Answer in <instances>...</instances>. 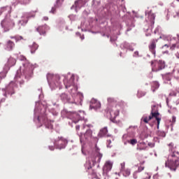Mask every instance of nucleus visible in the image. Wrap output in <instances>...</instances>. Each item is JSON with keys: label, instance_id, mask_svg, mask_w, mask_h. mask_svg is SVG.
<instances>
[{"label": "nucleus", "instance_id": "obj_1", "mask_svg": "<svg viewBox=\"0 0 179 179\" xmlns=\"http://www.w3.org/2000/svg\"><path fill=\"white\" fill-rule=\"evenodd\" d=\"M169 147L172 154L169 156L168 160L165 162V166L166 167H169L170 170L176 171L179 166V152L176 150V147H174L173 143H169Z\"/></svg>", "mask_w": 179, "mask_h": 179}, {"label": "nucleus", "instance_id": "obj_2", "mask_svg": "<svg viewBox=\"0 0 179 179\" xmlns=\"http://www.w3.org/2000/svg\"><path fill=\"white\" fill-rule=\"evenodd\" d=\"M19 59L25 62L20 68L21 74L24 76L25 79H30L33 76V64L29 62L26 57L23 55H20Z\"/></svg>", "mask_w": 179, "mask_h": 179}, {"label": "nucleus", "instance_id": "obj_3", "mask_svg": "<svg viewBox=\"0 0 179 179\" xmlns=\"http://www.w3.org/2000/svg\"><path fill=\"white\" fill-rule=\"evenodd\" d=\"M155 107L156 106H154L152 108L151 115L149 116V117H143L141 120L142 121H143V122H145V124H148L149 121H150L153 118H155L157 124V128H159V126L160 125V122L162 121V117H160V113L158 111H155Z\"/></svg>", "mask_w": 179, "mask_h": 179}, {"label": "nucleus", "instance_id": "obj_4", "mask_svg": "<svg viewBox=\"0 0 179 179\" xmlns=\"http://www.w3.org/2000/svg\"><path fill=\"white\" fill-rule=\"evenodd\" d=\"M78 97L80 99V101H76V99H71L68 94L63 93L60 95V99L63 103H70L71 104H80L82 103V100L83 99V95L78 94L77 95Z\"/></svg>", "mask_w": 179, "mask_h": 179}, {"label": "nucleus", "instance_id": "obj_5", "mask_svg": "<svg viewBox=\"0 0 179 179\" xmlns=\"http://www.w3.org/2000/svg\"><path fill=\"white\" fill-rule=\"evenodd\" d=\"M151 65L152 72H159V71H162V69L166 68V63L162 60H154L151 62Z\"/></svg>", "mask_w": 179, "mask_h": 179}, {"label": "nucleus", "instance_id": "obj_6", "mask_svg": "<svg viewBox=\"0 0 179 179\" xmlns=\"http://www.w3.org/2000/svg\"><path fill=\"white\" fill-rule=\"evenodd\" d=\"M1 26L4 29L5 31H9L10 29H13V27H15V22L12 19L6 17L1 22Z\"/></svg>", "mask_w": 179, "mask_h": 179}, {"label": "nucleus", "instance_id": "obj_7", "mask_svg": "<svg viewBox=\"0 0 179 179\" xmlns=\"http://www.w3.org/2000/svg\"><path fill=\"white\" fill-rule=\"evenodd\" d=\"M68 143V140L64 138V137H58L56 138L54 142L55 146H56L57 149H65V146Z\"/></svg>", "mask_w": 179, "mask_h": 179}, {"label": "nucleus", "instance_id": "obj_8", "mask_svg": "<svg viewBox=\"0 0 179 179\" xmlns=\"http://www.w3.org/2000/svg\"><path fill=\"white\" fill-rule=\"evenodd\" d=\"M157 43V39H152L148 45L149 51L153 54L154 57H156V44Z\"/></svg>", "mask_w": 179, "mask_h": 179}, {"label": "nucleus", "instance_id": "obj_9", "mask_svg": "<svg viewBox=\"0 0 179 179\" xmlns=\"http://www.w3.org/2000/svg\"><path fill=\"white\" fill-rule=\"evenodd\" d=\"M48 82L49 83H55L57 82V84L58 85L59 83L58 81L59 80V76H54L53 74L49 73L47 76Z\"/></svg>", "mask_w": 179, "mask_h": 179}, {"label": "nucleus", "instance_id": "obj_10", "mask_svg": "<svg viewBox=\"0 0 179 179\" xmlns=\"http://www.w3.org/2000/svg\"><path fill=\"white\" fill-rule=\"evenodd\" d=\"M120 106H115L110 110V118L113 120H115V118H117L118 115H120Z\"/></svg>", "mask_w": 179, "mask_h": 179}, {"label": "nucleus", "instance_id": "obj_11", "mask_svg": "<svg viewBox=\"0 0 179 179\" xmlns=\"http://www.w3.org/2000/svg\"><path fill=\"white\" fill-rule=\"evenodd\" d=\"M100 107H101V103H100V101L96 99H92L91 101V104L90 106L91 109L94 108V110H98V108H100Z\"/></svg>", "mask_w": 179, "mask_h": 179}, {"label": "nucleus", "instance_id": "obj_12", "mask_svg": "<svg viewBox=\"0 0 179 179\" xmlns=\"http://www.w3.org/2000/svg\"><path fill=\"white\" fill-rule=\"evenodd\" d=\"M50 29V27H48V26H47L46 24L45 25H42V26H39L36 28V31H38V33H39V34L41 35H44L45 34V32L47 31V30H48Z\"/></svg>", "mask_w": 179, "mask_h": 179}, {"label": "nucleus", "instance_id": "obj_13", "mask_svg": "<svg viewBox=\"0 0 179 179\" xmlns=\"http://www.w3.org/2000/svg\"><path fill=\"white\" fill-rule=\"evenodd\" d=\"M112 169H113V162L111 161H106L103 166L104 173H108V171H111Z\"/></svg>", "mask_w": 179, "mask_h": 179}, {"label": "nucleus", "instance_id": "obj_14", "mask_svg": "<svg viewBox=\"0 0 179 179\" xmlns=\"http://www.w3.org/2000/svg\"><path fill=\"white\" fill-rule=\"evenodd\" d=\"M15 48V43L10 40L7 41L6 43V50L7 51H12Z\"/></svg>", "mask_w": 179, "mask_h": 179}, {"label": "nucleus", "instance_id": "obj_15", "mask_svg": "<svg viewBox=\"0 0 179 179\" xmlns=\"http://www.w3.org/2000/svg\"><path fill=\"white\" fill-rule=\"evenodd\" d=\"M96 155L95 157V159L92 160L93 166H94L95 163H100L101 162V157H103V154L99 152V149H96Z\"/></svg>", "mask_w": 179, "mask_h": 179}, {"label": "nucleus", "instance_id": "obj_16", "mask_svg": "<svg viewBox=\"0 0 179 179\" xmlns=\"http://www.w3.org/2000/svg\"><path fill=\"white\" fill-rule=\"evenodd\" d=\"M63 2L64 0H57L56 4L55 5V7L52 8L50 13H55V12H57V8H59L60 6H62Z\"/></svg>", "mask_w": 179, "mask_h": 179}, {"label": "nucleus", "instance_id": "obj_17", "mask_svg": "<svg viewBox=\"0 0 179 179\" xmlns=\"http://www.w3.org/2000/svg\"><path fill=\"white\" fill-rule=\"evenodd\" d=\"M85 169L88 171L89 174H91L92 176H96V171H91L92 170V164H90V162H86Z\"/></svg>", "mask_w": 179, "mask_h": 179}, {"label": "nucleus", "instance_id": "obj_18", "mask_svg": "<svg viewBox=\"0 0 179 179\" xmlns=\"http://www.w3.org/2000/svg\"><path fill=\"white\" fill-rule=\"evenodd\" d=\"M122 173L124 177H128V176L131 175V170L125 169V166L122 164Z\"/></svg>", "mask_w": 179, "mask_h": 179}, {"label": "nucleus", "instance_id": "obj_19", "mask_svg": "<svg viewBox=\"0 0 179 179\" xmlns=\"http://www.w3.org/2000/svg\"><path fill=\"white\" fill-rule=\"evenodd\" d=\"M6 92L8 93V94H15V89H13V84L10 83L6 88Z\"/></svg>", "mask_w": 179, "mask_h": 179}, {"label": "nucleus", "instance_id": "obj_20", "mask_svg": "<svg viewBox=\"0 0 179 179\" xmlns=\"http://www.w3.org/2000/svg\"><path fill=\"white\" fill-rule=\"evenodd\" d=\"M7 64L9 66H15L16 65V59L12 57H9Z\"/></svg>", "mask_w": 179, "mask_h": 179}, {"label": "nucleus", "instance_id": "obj_21", "mask_svg": "<svg viewBox=\"0 0 179 179\" xmlns=\"http://www.w3.org/2000/svg\"><path fill=\"white\" fill-rule=\"evenodd\" d=\"M93 135V131L91 129H87L84 134V137L85 139H89V138H92V136Z\"/></svg>", "mask_w": 179, "mask_h": 179}, {"label": "nucleus", "instance_id": "obj_22", "mask_svg": "<svg viewBox=\"0 0 179 179\" xmlns=\"http://www.w3.org/2000/svg\"><path fill=\"white\" fill-rule=\"evenodd\" d=\"M148 17L150 19L151 26H153V24H155V19H156V15H155L153 13L149 14Z\"/></svg>", "mask_w": 179, "mask_h": 179}, {"label": "nucleus", "instance_id": "obj_23", "mask_svg": "<svg viewBox=\"0 0 179 179\" xmlns=\"http://www.w3.org/2000/svg\"><path fill=\"white\" fill-rule=\"evenodd\" d=\"M27 22H29V19L22 17L19 21V24H21V26H26V24H27Z\"/></svg>", "mask_w": 179, "mask_h": 179}, {"label": "nucleus", "instance_id": "obj_24", "mask_svg": "<svg viewBox=\"0 0 179 179\" xmlns=\"http://www.w3.org/2000/svg\"><path fill=\"white\" fill-rule=\"evenodd\" d=\"M160 87V85L159 84L158 82L155 81L153 83V85L152 87V92H155L157 89Z\"/></svg>", "mask_w": 179, "mask_h": 179}, {"label": "nucleus", "instance_id": "obj_25", "mask_svg": "<svg viewBox=\"0 0 179 179\" xmlns=\"http://www.w3.org/2000/svg\"><path fill=\"white\" fill-rule=\"evenodd\" d=\"M108 130H107V127H104L100 130L99 135L101 136H106V134H108Z\"/></svg>", "mask_w": 179, "mask_h": 179}, {"label": "nucleus", "instance_id": "obj_26", "mask_svg": "<svg viewBox=\"0 0 179 179\" xmlns=\"http://www.w3.org/2000/svg\"><path fill=\"white\" fill-rule=\"evenodd\" d=\"M143 164H145V161L140 162V166L138 169V173H141V171H143L145 170V166H143Z\"/></svg>", "mask_w": 179, "mask_h": 179}, {"label": "nucleus", "instance_id": "obj_27", "mask_svg": "<svg viewBox=\"0 0 179 179\" xmlns=\"http://www.w3.org/2000/svg\"><path fill=\"white\" fill-rule=\"evenodd\" d=\"M10 38L15 40L16 43H17V41H20V40H23V36H10Z\"/></svg>", "mask_w": 179, "mask_h": 179}, {"label": "nucleus", "instance_id": "obj_28", "mask_svg": "<svg viewBox=\"0 0 179 179\" xmlns=\"http://www.w3.org/2000/svg\"><path fill=\"white\" fill-rule=\"evenodd\" d=\"M6 100V93H5L3 95H0V107L1 103H4V101Z\"/></svg>", "mask_w": 179, "mask_h": 179}, {"label": "nucleus", "instance_id": "obj_29", "mask_svg": "<svg viewBox=\"0 0 179 179\" xmlns=\"http://www.w3.org/2000/svg\"><path fill=\"white\" fill-rule=\"evenodd\" d=\"M45 127L48 128V129H52L54 128V126L51 123V122H48L45 123Z\"/></svg>", "mask_w": 179, "mask_h": 179}, {"label": "nucleus", "instance_id": "obj_30", "mask_svg": "<svg viewBox=\"0 0 179 179\" xmlns=\"http://www.w3.org/2000/svg\"><path fill=\"white\" fill-rule=\"evenodd\" d=\"M129 143H130V145H136L138 143V141L135 138H133L129 141Z\"/></svg>", "mask_w": 179, "mask_h": 179}, {"label": "nucleus", "instance_id": "obj_31", "mask_svg": "<svg viewBox=\"0 0 179 179\" xmlns=\"http://www.w3.org/2000/svg\"><path fill=\"white\" fill-rule=\"evenodd\" d=\"M38 45H37L36 43H34L31 48V52L36 51V50H38Z\"/></svg>", "mask_w": 179, "mask_h": 179}, {"label": "nucleus", "instance_id": "obj_32", "mask_svg": "<svg viewBox=\"0 0 179 179\" xmlns=\"http://www.w3.org/2000/svg\"><path fill=\"white\" fill-rule=\"evenodd\" d=\"M4 78H6V73L3 71L0 73V80H2V79H4Z\"/></svg>", "mask_w": 179, "mask_h": 179}, {"label": "nucleus", "instance_id": "obj_33", "mask_svg": "<svg viewBox=\"0 0 179 179\" xmlns=\"http://www.w3.org/2000/svg\"><path fill=\"white\" fill-rule=\"evenodd\" d=\"M145 94H146V92H141V91L138 92V97H143V96H145Z\"/></svg>", "mask_w": 179, "mask_h": 179}, {"label": "nucleus", "instance_id": "obj_34", "mask_svg": "<svg viewBox=\"0 0 179 179\" xmlns=\"http://www.w3.org/2000/svg\"><path fill=\"white\" fill-rule=\"evenodd\" d=\"M0 9H3L2 13H3V12H5L6 10H8V9L10 10V7L6 6V7L0 8Z\"/></svg>", "mask_w": 179, "mask_h": 179}, {"label": "nucleus", "instance_id": "obj_35", "mask_svg": "<svg viewBox=\"0 0 179 179\" xmlns=\"http://www.w3.org/2000/svg\"><path fill=\"white\" fill-rule=\"evenodd\" d=\"M164 79H166V80H171V77L169 75H165L163 76Z\"/></svg>", "mask_w": 179, "mask_h": 179}, {"label": "nucleus", "instance_id": "obj_36", "mask_svg": "<svg viewBox=\"0 0 179 179\" xmlns=\"http://www.w3.org/2000/svg\"><path fill=\"white\" fill-rule=\"evenodd\" d=\"M115 99H114V98H111V97L108 98V103H115Z\"/></svg>", "mask_w": 179, "mask_h": 179}, {"label": "nucleus", "instance_id": "obj_37", "mask_svg": "<svg viewBox=\"0 0 179 179\" xmlns=\"http://www.w3.org/2000/svg\"><path fill=\"white\" fill-rule=\"evenodd\" d=\"M139 173V172H138L137 171H136L134 173H133V177L134 178L136 179L138 178V174Z\"/></svg>", "mask_w": 179, "mask_h": 179}, {"label": "nucleus", "instance_id": "obj_38", "mask_svg": "<svg viewBox=\"0 0 179 179\" xmlns=\"http://www.w3.org/2000/svg\"><path fill=\"white\" fill-rule=\"evenodd\" d=\"M176 48H177V46H176V43L175 44H173L171 48H170V50H171L172 51L176 50Z\"/></svg>", "mask_w": 179, "mask_h": 179}, {"label": "nucleus", "instance_id": "obj_39", "mask_svg": "<svg viewBox=\"0 0 179 179\" xmlns=\"http://www.w3.org/2000/svg\"><path fill=\"white\" fill-rule=\"evenodd\" d=\"M176 116H173L172 117V121H171L172 124H176Z\"/></svg>", "mask_w": 179, "mask_h": 179}, {"label": "nucleus", "instance_id": "obj_40", "mask_svg": "<svg viewBox=\"0 0 179 179\" xmlns=\"http://www.w3.org/2000/svg\"><path fill=\"white\" fill-rule=\"evenodd\" d=\"M134 57H139V52L138 51L134 52Z\"/></svg>", "mask_w": 179, "mask_h": 179}, {"label": "nucleus", "instance_id": "obj_41", "mask_svg": "<svg viewBox=\"0 0 179 179\" xmlns=\"http://www.w3.org/2000/svg\"><path fill=\"white\" fill-rule=\"evenodd\" d=\"M76 131H79V129H80V126L79 125L76 126Z\"/></svg>", "mask_w": 179, "mask_h": 179}, {"label": "nucleus", "instance_id": "obj_42", "mask_svg": "<svg viewBox=\"0 0 179 179\" xmlns=\"http://www.w3.org/2000/svg\"><path fill=\"white\" fill-rule=\"evenodd\" d=\"M139 150H146V148L145 147H143V148L139 147Z\"/></svg>", "mask_w": 179, "mask_h": 179}, {"label": "nucleus", "instance_id": "obj_43", "mask_svg": "<svg viewBox=\"0 0 179 179\" xmlns=\"http://www.w3.org/2000/svg\"><path fill=\"white\" fill-rule=\"evenodd\" d=\"M50 150H54V146H49Z\"/></svg>", "mask_w": 179, "mask_h": 179}, {"label": "nucleus", "instance_id": "obj_44", "mask_svg": "<svg viewBox=\"0 0 179 179\" xmlns=\"http://www.w3.org/2000/svg\"><path fill=\"white\" fill-rule=\"evenodd\" d=\"M164 47H166V48H169V45L165 44L164 46H162V48H164Z\"/></svg>", "mask_w": 179, "mask_h": 179}, {"label": "nucleus", "instance_id": "obj_45", "mask_svg": "<svg viewBox=\"0 0 179 179\" xmlns=\"http://www.w3.org/2000/svg\"><path fill=\"white\" fill-rule=\"evenodd\" d=\"M43 20H48V17H44Z\"/></svg>", "mask_w": 179, "mask_h": 179}, {"label": "nucleus", "instance_id": "obj_46", "mask_svg": "<svg viewBox=\"0 0 179 179\" xmlns=\"http://www.w3.org/2000/svg\"><path fill=\"white\" fill-rule=\"evenodd\" d=\"M176 48H179V43H176Z\"/></svg>", "mask_w": 179, "mask_h": 179}, {"label": "nucleus", "instance_id": "obj_47", "mask_svg": "<svg viewBox=\"0 0 179 179\" xmlns=\"http://www.w3.org/2000/svg\"><path fill=\"white\" fill-rule=\"evenodd\" d=\"M65 87H66V89H68V87H69V85H66Z\"/></svg>", "mask_w": 179, "mask_h": 179}, {"label": "nucleus", "instance_id": "obj_48", "mask_svg": "<svg viewBox=\"0 0 179 179\" xmlns=\"http://www.w3.org/2000/svg\"><path fill=\"white\" fill-rule=\"evenodd\" d=\"M108 142L109 143H111V140H108Z\"/></svg>", "mask_w": 179, "mask_h": 179}, {"label": "nucleus", "instance_id": "obj_49", "mask_svg": "<svg viewBox=\"0 0 179 179\" xmlns=\"http://www.w3.org/2000/svg\"><path fill=\"white\" fill-rule=\"evenodd\" d=\"M176 57L179 59V54H178V55Z\"/></svg>", "mask_w": 179, "mask_h": 179}, {"label": "nucleus", "instance_id": "obj_50", "mask_svg": "<svg viewBox=\"0 0 179 179\" xmlns=\"http://www.w3.org/2000/svg\"><path fill=\"white\" fill-rule=\"evenodd\" d=\"M16 79H17V76H16Z\"/></svg>", "mask_w": 179, "mask_h": 179}, {"label": "nucleus", "instance_id": "obj_51", "mask_svg": "<svg viewBox=\"0 0 179 179\" xmlns=\"http://www.w3.org/2000/svg\"><path fill=\"white\" fill-rule=\"evenodd\" d=\"M140 145H143V143H140Z\"/></svg>", "mask_w": 179, "mask_h": 179}, {"label": "nucleus", "instance_id": "obj_52", "mask_svg": "<svg viewBox=\"0 0 179 179\" xmlns=\"http://www.w3.org/2000/svg\"><path fill=\"white\" fill-rule=\"evenodd\" d=\"M176 1H178V2H179V0H176Z\"/></svg>", "mask_w": 179, "mask_h": 179}, {"label": "nucleus", "instance_id": "obj_53", "mask_svg": "<svg viewBox=\"0 0 179 179\" xmlns=\"http://www.w3.org/2000/svg\"><path fill=\"white\" fill-rule=\"evenodd\" d=\"M83 128H85V126H83Z\"/></svg>", "mask_w": 179, "mask_h": 179}]
</instances>
